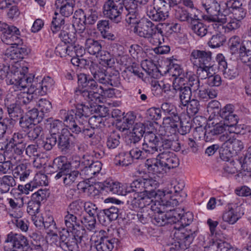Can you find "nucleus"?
<instances>
[{
  "label": "nucleus",
  "instance_id": "13",
  "mask_svg": "<svg viewBox=\"0 0 251 251\" xmlns=\"http://www.w3.org/2000/svg\"><path fill=\"white\" fill-rule=\"evenodd\" d=\"M124 8H125L127 13L126 15V21L128 24H134L137 23L141 17L139 8L136 0H123Z\"/></svg>",
  "mask_w": 251,
  "mask_h": 251
},
{
  "label": "nucleus",
  "instance_id": "42",
  "mask_svg": "<svg viewBox=\"0 0 251 251\" xmlns=\"http://www.w3.org/2000/svg\"><path fill=\"white\" fill-rule=\"evenodd\" d=\"M175 17L178 20L181 22H186L189 24L191 23L197 16L194 15L193 17L191 14L186 9L183 8L178 7L176 9Z\"/></svg>",
  "mask_w": 251,
  "mask_h": 251
},
{
  "label": "nucleus",
  "instance_id": "6",
  "mask_svg": "<svg viewBox=\"0 0 251 251\" xmlns=\"http://www.w3.org/2000/svg\"><path fill=\"white\" fill-rule=\"evenodd\" d=\"M219 140L222 142L221 148L223 149L220 153L221 158L225 154L226 155V159H228L233 154H237L244 148V145L240 140L234 138L231 134H228L227 132L226 134L220 136Z\"/></svg>",
  "mask_w": 251,
  "mask_h": 251
},
{
  "label": "nucleus",
  "instance_id": "17",
  "mask_svg": "<svg viewBox=\"0 0 251 251\" xmlns=\"http://www.w3.org/2000/svg\"><path fill=\"white\" fill-rule=\"evenodd\" d=\"M11 243V246L8 248L12 250H24L29 245L27 238L22 234L14 233L12 232L7 235L5 243Z\"/></svg>",
  "mask_w": 251,
  "mask_h": 251
},
{
  "label": "nucleus",
  "instance_id": "12",
  "mask_svg": "<svg viewBox=\"0 0 251 251\" xmlns=\"http://www.w3.org/2000/svg\"><path fill=\"white\" fill-rule=\"evenodd\" d=\"M134 25H136L134 28V32L140 37L147 38L151 37L153 30L157 26L146 18L138 19V21Z\"/></svg>",
  "mask_w": 251,
  "mask_h": 251
},
{
  "label": "nucleus",
  "instance_id": "62",
  "mask_svg": "<svg viewBox=\"0 0 251 251\" xmlns=\"http://www.w3.org/2000/svg\"><path fill=\"white\" fill-rule=\"evenodd\" d=\"M117 159H118V164L123 166H128L133 161L129 152H121Z\"/></svg>",
  "mask_w": 251,
  "mask_h": 251
},
{
  "label": "nucleus",
  "instance_id": "27",
  "mask_svg": "<svg viewBox=\"0 0 251 251\" xmlns=\"http://www.w3.org/2000/svg\"><path fill=\"white\" fill-rule=\"evenodd\" d=\"M234 106L232 104H227L220 111V116L223 119L226 124L236 125L237 123V116L233 114Z\"/></svg>",
  "mask_w": 251,
  "mask_h": 251
},
{
  "label": "nucleus",
  "instance_id": "40",
  "mask_svg": "<svg viewBox=\"0 0 251 251\" xmlns=\"http://www.w3.org/2000/svg\"><path fill=\"white\" fill-rule=\"evenodd\" d=\"M190 27L194 33L201 37L204 36L208 33L207 26L200 22L198 19L195 18L193 20Z\"/></svg>",
  "mask_w": 251,
  "mask_h": 251
},
{
  "label": "nucleus",
  "instance_id": "38",
  "mask_svg": "<svg viewBox=\"0 0 251 251\" xmlns=\"http://www.w3.org/2000/svg\"><path fill=\"white\" fill-rule=\"evenodd\" d=\"M123 118V121L118 122L117 126L121 131L129 129L134 124L136 116L133 112L127 113L126 115Z\"/></svg>",
  "mask_w": 251,
  "mask_h": 251
},
{
  "label": "nucleus",
  "instance_id": "48",
  "mask_svg": "<svg viewBox=\"0 0 251 251\" xmlns=\"http://www.w3.org/2000/svg\"><path fill=\"white\" fill-rule=\"evenodd\" d=\"M116 242V239H110L107 236L103 241L97 244L96 248L98 251H111L114 248Z\"/></svg>",
  "mask_w": 251,
  "mask_h": 251
},
{
  "label": "nucleus",
  "instance_id": "52",
  "mask_svg": "<svg viewBox=\"0 0 251 251\" xmlns=\"http://www.w3.org/2000/svg\"><path fill=\"white\" fill-rule=\"evenodd\" d=\"M57 143V137L54 135H50L45 140H38V145L46 151L51 150Z\"/></svg>",
  "mask_w": 251,
  "mask_h": 251
},
{
  "label": "nucleus",
  "instance_id": "53",
  "mask_svg": "<svg viewBox=\"0 0 251 251\" xmlns=\"http://www.w3.org/2000/svg\"><path fill=\"white\" fill-rule=\"evenodd\" d=\"M197 67V74L198 78L200 77L201 79H208V77L211 73L214 71V66H196Z\"/></svg>",
  "mask_w": 251,
  "mask_h": 251
},
{
  "label": "nucleus",
  "instance_id": "39",
  "mask_svg": "<svg viewBox=\"0 0 251 251\" xmlns=\"http://www.w3.org/2000/svg\"><path fill=\"white\" fill-rule=\"evenodd\" d=\"M16 182L13 176L6 175L0 177V193H7L11 187L16 185Z\"/></svg>",
  "mask_w": 251,
  "mask_h": 251
},
{
  "label": "nucleus",
  "instance_id": "36",
  "mask_svg": "<svg viewBox=\"0 0 251 251\" xmlns=\"http://www.w3.org/2000/svg\"><path fill=\"white\" fill-rule=\"evenodd\" d=\"M78 46L77 45H71L68 47L65 43H60L58 44L55 48V52L58 53L61 56H65L67 54L70 56L74 55L75 54L77 55V51L78 50Z\"/></svg>",
  "mask_w": 251,
  "mask_h": 251
},
{
  "label": "nucleus",
  "instance_id": "56",
  "mask_svg": "<svg viewBox=\"0 0 251 251\" xmlns=\"http://www.w3.org/2000/svg\"><path fill=\"white\" fill-rule=\"evenodd\" d=\"M94 217L95 216H87L84 212H81L79 214V221L87 229L90 230L94 226Z\"/></svg>",
  "mask_w": 251,
  "mask_h": 251
},
{
  "label": "nucleus",
  "instance_id": "41",
  "mask_svg": "<svg viewBox=\"0 0 251 251\" xmlns=\"http://www.w3.org/2000/svg\"><path fill=\"white\" fill-rule=\"evenodd\" d=\"M151 5L168 16L171 7L176 6L173 5L169 0H153Z\"/></svg>",
  "mask_w": 251,
  "mask_h": 251
},
{
  "label": "nucleus",
  "instance_id": "7",
  "mask_svg": "<svg viewBox=\"0 0 251 251\" xmlns=\"http://www.w3.org/2000/svg\"><path fill=\"white\" fill-rule=\"evenodd\" d=\"M124 11L123 0H107L102 6V13L115 23L121 22Z\"/></svg>",
  "mask_w": 251,
  "mask_h": 251
},
{
  "label": "nucleus",
  "instance_id": "55",
  "mask_svg": "<svg viewBox=\"0 0 251 251\" xmlns=\"http://www.w3.org/2000/svg\"><path fill=\"white\" fill-rule=\"evenodd\" d=\"M120 135L119 133L116 132L111 133L107 137L106 145L108 149H114L119 146L120 142Z\"/></svg>",
  "mask_w": 251,
  "mask_h": 251
},
{
  "label": "nucleus",
  "instance_id": "28",
  "mask_svg": "<svg viewBox=\"0 0 251 251\" xmlns=\"http://www.w3.org/2000/svg\"><path fill=\"white\" fill-rule=\"evenodd\" d=\"M75 0H56L55 5L56 8L59 9L62 16L68 17L74 11Z\"/></svg>",
  "mask_w": 251,
  "mask_h": 251
},
{
  "label": "nucleus",
  "instance_id": "25",
  "mask_svg": "<svg viewBox=\"0 0 251 251\" xmlns=\"http://www.w3.org/2000/svg\"><path fill=\"white\" fill-rule=\"evenodd\" d=\"M32 171L28 163H21L17 165L13 170L14 179H19L21 181H25L30 177Z\"/></svg>",
  "mask_w": 251,
  "mask_h": 251
},
{
  "label": "nucleus",
  "instance_id": "58",
  "mask_svg": "<svg viewBox=\"0 0 251 251\" xmlns=\"http://www.w3.org/2000/svg\"><path fill=\"white\" fill-rule=\"evenodd\" d=\"M127 189V194H130L131 192L134 193H143V187L142 177L133 180L130 184Z\"/></svg>",
  "mask_w": 251,
  "mask_h": 251
},
{
  "label": "nucleus",
  "instance_id": "46",
  "mask_svg": "<svg viewBox=\"0 0 251 251\" xmlns=\"http://www.w3.org/2000/svg\"><path fill=\"white\" fill-rule=\"evenodd\" d=\"M64 24V18L57 13L55 12L50 25L52 32L55 34L59 31L63 27Z\"/></svg>",
  "mask_w": 251,
  "mask_h": 251
},
{
  "label": "nucleus",
  "instance_id": "15",
  "mask_svg": "<svg viewBox=\"0 0 251 251\" xmlns=\"http://www.w3.org/2000/svg\"><path fill=\"white\" fill-rule=\"evenodd\" d=\"M100 188L101 190L105 191L113 194L122 196L127 195V189L126 187L121 183L112 179H107L100 183Z\"/></svg>",
  "mask_w": 251,
  "mask_h": 251
},
{
  "label": "nucleus",
  "instance_id": "14",
  "mask_svg": "<svg viewBox=\"0 0 251 251\" xmlns=\"http://www.w3.org/2000/svg\"><path fill=\"white\" fill-rule=\"evenodd\" d=\"M32 80L31 76H28L20 72L12 73H9L6 77V81L8 84H13L18 88H25L28 87Z\"/></svg>",
  "mask_w": 251,
  "mask_h": 251
},
{
  "label": "nucleus",
  "instance_id": "54",
  "mask_svg": "<svg viewBox=\"0 0 251 251\" xmlns=\"http://www.w3.org/2000/svg\"><path fill=\"white\" fill-rule=\"evenodd\" d=\"M167 212L165 213V210L156 213L153 216L152 222L157 226H163L169 223Z\"/></svg>",
  "mask_w": 251,
  "mask_h": 251
},
{
  "label": "nucleus",
  "instance_id": "11",
  "mask_svg": "<svg viewBox=\"0 0 251 251\" xmlns=\"http://www.w3.org/2000/svg\"><path fill=\"white\" fill-rule=\"evenodd\" d=\"M190 60L196 66H214L210 51L194 50L191 53Z\"/></svg>",
  "mask_w": 251,
  "mask_h": 251
},
{
  "label": "nucleus",
  "instance_id": "4",
  "mask_svg": "<svg viewBox=\"0 0 251 251\" xmlns=\"http://www.w3.org/2000/svg\"><path fill=\"white\" fill-rule=\"evenodd\" d=\"M196 230L182 228L176 231L174 238L167 244V251H179L187 249L196 236Z\"/></svg>",
  "mask_w": 251,
  "mask_h": 251
},
{
  "label": "nucleus",
  "instance_id": "47",
  "mask_svg": "<svg viewBox=\"0 0 251 251\" xmlns=\"http://www.w3.org/2000/svg\"><path fill=\"white\" fill-rule=\"evenodd\" d=\"M28 76L32 77V80L30 83L29 86L27 87L28 88V92L34 94L37 96H43L45 95V93H42V88L43 87L41 82H38L36 79L33 78V76L31 75H29Z\"/></svg>",
  "mask_w": 251,
  "mask_h": 251
},
{
  "label": "nucleus",
  "instance_id": "44",
  "mask_svg": "<svg viewBox=\"0 0 251 251\" xmlns=\"http://www.w3.org/2000/svg\"><path fill=\"white\" fill-rule=\"evenodd\" d=\"M217 95V91L212 88H203L199 90L197 93V98L201 100L207 101L209 99L216 98Z\"/></svg>",
  "mask_w": 251,
  "mask_h": 251
},
{
  "label": "nucleus",
  "instance_id": "63",
  "mask_svg": "<svg viewBox=\"0 0 251 251\" xmlns=\"http://www.w3.org/2000/svg\"><path fill=\"white\" fill-rule=\"evenodd\" d=\"M41 204L32 200L27 203L26 211L31 216L38 215L40 212Z\"/></svg>",
  "mask_w": 251,
  "mask_h": 251
},
{
  "label": "nucleus",
  "instance_id": "33",
  "mask_svg": "<svg viewBox=\"0 0 251 251\" xmlns=\"http://www.w3.org/2000/svg\"><path fill=\"white\" fill-rule=\"evenodd\" d=\"M146 11L147 15L150 19L154 22H164L169 17L168 16L163 13L160 10H157L151 4L147 5Z\"/></svg>",
  "mask_w": 251,
  "mask_h": 251
},
{
  "label": "nucleus",
  "instance_id": "5",
  "mask_svg": "<svg viewBox=\"0 0 251 251\" xmlns=\"http://www.w3.org/2000/svg\"><path fill=\"white\" fill-rule=\"evenodd\" d=\"M90 156L83 155L79 160V176L82 180L79 181H88L93 176L100 173L102 164L99 161L93 162L90 160Z\"/></svg>",
  "mask_w": 251,
  "mask_h": 251
},
{
  "label": "nucleus",
  "instance_id": "64",
  "mask_svg": "<svg viewBox=\"0 0 251 251\" xmlns=\"http://www.w3.org/2000/svg\"><path fill=\"white\" fill-rule=\"evenodd\" d=\"M189 104H188L187 112L190 116H193L197 114L200 110V105L199 101L196 99L190 100Z\"/></svg>",
  "mask_w": 251,
  "mask_h": 251
},
{
  "label": "nucleus",
  "instance_id": "29",
  "mask_svg": "<svg viewBox=\"0 0 251 251\" xmlns=\"http://www.w3.org/2000/svg\"><path fill=\"white\" fill-rule=\"evenodd\" d=\"M81 43L84 44V47H83L85 50H87L90 54L93 55H98L101 50V45L98 41H95L92 39H87L85 40L82 39ZM82 46L79 48V50H81Z\"/></svg>",
  "mask_w": 251,
  "mask_h": 251
},
{
  "label": "nucleus",
  "instance_id": "9",
  "mask_svg": "<svg viewBox=\"0 0 251 251\" xmlns=\"http://www.w3.org/2000/svg\"><path fill=\"white\" fill-rule=\"evenodd\" d=\"M74 217H67L66 220V226L67 227V232L70 236V239L66 243L65 246L67 248L68 251H78V245L77 238L78 237V225L74 223L73 220H75Z\"/></svg>",
  "mask_w": 251,
  "mask_h": 251
},
{
  "label": "nucleus",
  "instance_id": "35",
  "mask_svg": "<svg viewBox=\"0 0 251 251\" xmlns=\"http://www.w3.org/2000/svg\"><path fill=\"white\" fill-rule=\"evenodd\" d=\"M84 193L85 195L95 197L98 196L100 190L95 186L90 183L88 181H79V193Z\"/></svg>",
  "mask_w": 251,
  "mask_h": 251
},
{
  "label": "nucleus",
  "instance_id": "45",
  "mask_svg": "<svg viewBox=\"0 0 251 251\" xmlns=\"http://www.w3.org/2000/svg\"><path fill=\"white\" fill-rule=\"evenodd\" d=\"M60 32L58 34V37L60 38L61 40L62 41V43H72V45H77L78 46V43L77 42V32L74 31H72V33H68L67 32L64 30H60Z\"/></svg>",
  "mask_w": 251,
  "mask_h": 251
},
{
  "label": "nucleus",
  "instance_id": "59",
  "mask_svg": "<svg viewBox=\"0 0 251 251\" xmlns=\"http://www.w3.org/2000/svg\"><path fill=\"white\" fill-rule=\"evenodd\" d=\"M240 38L238 36H233L231 37L228 41V46L232 54H236L239 51V48L241 46Z\"/></svg>",
  "mask_w": 251,
  "mask_h": 251
},
{
  "label": "nucleus",
  "instance_id": "20",
  "mask_svg": "<svg viewBox=\"0 0 251 251\" xmlns=\"http://www.w3.org/2000/svg\"><path fill=\"white\" fill-rule=\"evenodd\" d=\"M158 157L160 158L161 163L164 165V167L167 171L176 168L179 165V159L173 152L163 151L158 154Z\"/></svg>",
  "mask_w": 251,
  "mask_h": 251
},
{
  "label": "nucleus",
  "instance_id": "2",
  "mask_svg": "<svg viewBox=\"0 0 251 251\" xmlns=\"http://www.w3.org/2000/svg\"><path fill=\"white\" fill-rule=\"evenodd\" d=\"M78 112L77 104L75 105V109H71L70 111L65 109L60 110L59 117L64 122V124L70 129V131L68 129H64L62 132L57 135V145L62 151H66L70 147L69 135L75 139L78 137V128L76 122Z\"/></svg>",
  "mask_w": 251,
  "mask_h": 251
},
{
  "label": "nucleus",
  "instance_id": "49",
  "mask_svg": "<svg viewBox=\"0 0 251 251\" xmlns=\"http://www.w3.org/2000/svg\"><path fill=\"white\" fill-rule=\"evenodd\" d=\"M146 193H133L130 194L127 201V203L132 206L133 208H142V197Z\"/></svg>",
  "mask_w": 251,
  "mask_h": 251
},
{
  "label": "nucleus",
  "instance_id": "34",
  "mask_svg": "<svg viewBox=\"0 0 251 251\" xmlns=\"http://www.w3.org/2000/svg\"><path fill=\"white\" fill-rule=\"evenodd\" d=\"M98 111L100 113L99 116H93L87 120V117H84L86 119L83 120L82 123V125L86 124H89L93 126H98L101 123L102 117L106 116L107 113L108 111L107 108L103 107L101 105H99L98 107Z\"/></svg>",
  "mask_w": 251,
  "mask_h": 251
},
{
  "label": "nucleus",
  "instance_id": "57",
  "mask_svg": "<svg viewBox=\"0 0 251 251\" xmlns=\"http://www.w3.org/2000/svg\"><path fill=\"white\" fill-rule=\"evenodd\" d=\"M26 136L30 141H34L39 137H41L44 134L43 128L40 126H35L32 128L28 129Z\"/></svg>",
  "mask_w": 251,
  "mask_h": 251
},
{
  "label": "nucleus",
  "instance_id": "3",
  "mask_svg": "<svg viewBox=\"0 0 251 251\" xmlns=\"http://www.w3.org/2000/svg\"><path fill=\"white\" fill-rule=\"evenodd\" d=\"M94 87H92L90 91H84L83 94L79 95V119L82 117L86 118L91 114V108L95 104L102 102L103 88L98 86L97 83Z\"/></svg>",
  "mask_w": 251,
  "mask_h": 251
},
{
  "label": "nucleus",
  "instance_id": "23",
  "mask_svg": "<svg viewBox=\"0 0 251 251\" xmlns=\"http://www.w3.org/2000/svg\"><path fill=\"white\" fill-rule=\"evenodd\" d=\"M159 141V151L163 150H172L175 151H178L181 149L180 144L179 141L175 139L174 137L171 135H165L161 137Z\"/></svg>",
  "mask_w": 251,
  "mask_h": 251
},
{
  "label": "nucleus",
  "instance_id": "32",
  "mask_svg": "<svg viewBox=\"0 0 251 251\" xmlns=\"http://www.w3.org/2000/svg\"><path fill=\"white\" fill-rule=\"evenodd\" d=\"M97 82L89 75L84 72L79 73V95L83 94L84 91H90L92 87H94Z\"/></svg>",
  "mask_w": 251,
  "mask_h": 251
},
{
  "label": "nucleus",
  "instance_id": "10",
  "mask_svg": "<svg viewBox=\"0 0 251 251\" xmlns=\"http://www.w3.org/2000/svg\"><path fill=\"white\" fill-rule=\"evenodd\" d=\"M179 80L180 81L179 82H173V89L171 91L173 94L172 97L178 96L180 103L183 106H186L191 99L192 91L188 86H186L183 78H181Z\"/></svg>",
  "mask_w": 251,
  "mask_h": 251
},
{
  "label": "nucleus",
  "instance_id": "61",
  "mask_svg": "<svg viewBox=\"0 0 251 251\" xmlns=\"http://www.w3.org/2000/svg\"><path fill=\"white\" fill-rule=\"evenodd\" d=\"M81 229L82 230V235L79 236V244L81 246V249L82 251H89L91 248L90 241L87 236L83 235V234H85L86 233L84 226H82Z\"/></svg>",
  "mask_w": 251,
  "mask_h": 251
},
{
  "label": "nucleus",
  "instance_id": "31",
  "mask_svg": "<svg viewBox=\"0 0 251 251\" xmlns=\"http://www.w3.org/2000/svg\"><path fill=\"white\" fill-rule=\"evenodd\" d=\"M4 104L7 108L9 117L13 121H18L23 116V110L21 107L15 103H9L8 99L4 100Z\"/></svg>",
  "mask_w": 251,
  "mask_h": 251
},
{
  "label": "nucleus",
  "instance_id": "26",
  "mask_svg": "<svg viewBox=\"0 0 251 251\" xmlns=\"http://www.w3.org/2000/svg\"><path fill=\"white\" fill-rule=\"evenodd\" d=\"M243 41L239 48V54L241 61H251V37L245 38V33L242 36Z\"/></svg>",
  "mask_w": 251,
  "mask_h": 251
},
{
  "label": "nucleus",
  "instance_id": "50",
  "mask_svg": "<svg viewBox=\"0 0 251 251\" xmlns=\"http://www.w3.org/2000/svg\"><path fill=\"white\" fill-rule=\"evenodd\" d=\"M43 224V227L46 229L47 233H52L56 230L55 222L51 215L46 214L44 216Z\"/></svg>",
  "mask_w": 251,
  "mask_h": 251
},
{
  "label": "nucleus",
  "instance_id": "1",
  "mask_svg": "<svg viewBox=\"0 0 251 251\" xmlns=\"http://www.w3.org/2000/svg\"><path fill=\"white\" fill-rule=\"evenodd\" d=\"M224 4L225 6L218 3L208 6L204 4L207 14L203 16V19L209 22L217 23L223 27V25L227 22V17L230 13L238 21L242 20L246 17L247 10L240 0H229Z\"/></svg>",
  "mask_w": 251,
  "mask_h": 251
},
{
  "label": "nucleus",
  "instance_id": "30",
  "mask_svg": "<svg viewBox=\"0 0 251 251\" xmlns=\"http://www.w3.org/2000/svg\"><path fill=\"white\" fill-rule=\"evenodd\" d=\"M46 126H49L50 132V135H54L57 137V135L62 132L64 129H68L64 128V126L65 125L64 123L59 120H54L52 118H50L46 120L45 123Z\"/></svg>",
  "mask_w": 251,
  "mask_h": 251
},
{
  "label": "nucleus",
  "instance_id": "24",
  "mask_svg": "<svg viewBox=\"0 0 251 251\" xmlns=\"http://www.w3.org/2000/svg\"><path fill=\"white\" fill-rule=\"evenodd\" d=\"M241 209V206L228 204L227 210L223 215V220L229 224H235L240 218L239 212Z\"/></svg>",
  "mask_w": 251,
  "mask_h": 251
},
{
  "label": "nucleus",
  "instance_id": "18",
  "mask_svg": "<svg viewBox=\"0 0 251 251\" xmlns=\"http://www.w3.org/2000/svg\"><path fill=\"white\" fill-rule=\"evenodd\" d=\"M20 35L19 29L15 26L11 25L10 28L1 35V39L2 41L7 45L18 46L23 44Z\"/></svg>",
  "mask_w": 251,
  "mask_h": 251
},
{
  "label": "nucleus",
  "instance_id": "43",
  "mask_svg": "<svg viewBox=\"0 0 251 251\" xmlns=\"http://www.w3.org/2000/svg\"><path fill=\"white\" fill-rule=\"evenodd\" d=\"M180 120L178 114L170 116L164 118L163 124L166 129L170 128L175 132L179 125Z\"/></svg>",
  "mask_w": 251,
  "mask_h": 251
},
{
  "label": "nucleus",
  "instance_id": "21",
  "mask_svg": "<svg viewBox=\"0 0 251 251\" xmlns=\"http://www.w3.org/2000/svg\"><path fill=\"white\" fill-rule=\"evenodd\" d=\"M19 1L20 0H0V9H8L7 16L9 19L13 20L17 19L20 14V11L17 6V4Z\"/></svg>",
  "mask_w": 251,
  "mask_h": 251
},
{
  "label": "nucleus",
  "instance_id": "60",
  "mask_svg": "<svg viewBox=\"0 0 251 251\" xmlns=\"http://www.w3.org/2000/svg\"><path fill=\"white\" fill-rule=\"evenodd\" d=\"M11 222L17 228L23 232H26L28 229L29 222L25 219L15 217Z\"/></svg>",
  "mask_w": 251,
  "mask_h": 251
},
{
  "label": "nucleus",
  "instance_id": "51",
  "mask_svg": "<svg viewBox=\"0 0 251 251\" xmlns=\"http://www.w3.org/2000/svg\"><path fill=\"white\" fill-rule=\"evenodd\" d=\"M50 195V191L48 189H40L33 193L31 199L41 204L42 201H45Z\"/></svg>",
  "mask_w": 251,
  "mask_h": 251
},
{
  "label": "nucleus",
  "instance_id": "16",
  "mask_svg": "<svg viewBox=\"0 0 251 251\" xmlns=\"http://www.w3.org/2000/svg\"><path fill=\"white\" fill-rule=\"evenodd\" d=\"M79 32H82L86 28L87 25L94 24L98 19V14L96 10L92 8L83 10L79 9Z\"/></svg>",
  "mask_w": 251,
  "mask_h": 251
},
{
  "label": "nucleus",
  "instance_id": "37",
  "mask_svg": "<svg viewBox=\"0 0 251 251\" xmlns=\"http://www.w3.org/2000/svg\"><path fill=\"white\" fill-rule=\"evenodd\" d=\"M17 101L21 105H25L26 109H30V108H33L35 105V100L33 98V96L32 94L28 92L27 93H22L17 95Z\"/></svg>",
  "mask_w": 251,
  "mask_h": 251
},
{
  "label": "nucleus",
  "instance_id": "19",
  "mask_svg": "<svg viewBox=\"0 0 251 251\" xmlns=\"http://www.w3.org/2000/svg\"><path fill=\"white\" fill-rule=\"evenodd\" d=\"M142 181L144 193H148L151 196H156L159 198L165 197V194L164 191L159 190H155L158 184L156 180L149 177L148 178L142 177Z\"/></svg>",
  "mask_w": 251,
  "mask_h": 251
},
{
  "label": "nucleus",
  "instance_id": "8",
  "mask_svg": "<svg viewBox=\"0 0 251 251\" xmlns=\"http://www.w3.org/2000/svg\"><path fill=\"white\" fill-rule=\"evenodd\" d=\"M26 134L22 131H18L8 136L13 151V155L16 157H22L26 146L25 139Z\"/></svg>",
  "mask_w": 251,
  "mask_h": 251
},
{
  "label": "nucleus",
  "instance_id": "22",
  "mask_svg": "<svg viewBox=\"0 0 251 251\" xmlns=\"http://www.w3.org/2000/svg\"><path fill=\"white\" fill-rule=\"evenodd\" d=\"M71 167V165L68 161L66 157L61 156L55 158L53 160L52 168L56 170L55 172L59 171L55 176L56 179L60 178L64 174L69 172Z\"/></svg>",
  "mask_w": 251,
  "mask_h": 251
}]
</instances>
